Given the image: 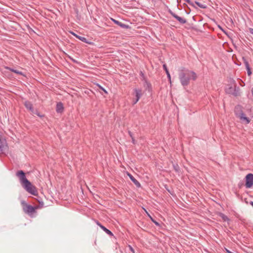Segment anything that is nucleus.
Instances as JSON below:
<instances>
[{
  "label": "nucleus",
  "mask_w": 253,
  "mask_h": 253,
  "mask_svg": "<svg viewBox=\"0 0 253 253\" xmlns=\"http://www.w3.org/2000/svg\"><path fill=\"white\" fill-rule=\"evenodd\" d=\"M96 224L100 227V226H103L99 222L96 221Z\"/></svg>",
  "instance_id": "obj_34"
},
{
  "label": "nucleus",
  "mask_w": 253,
  "mask_h": 253,
  "mask_svg": "<svg viewBox=\"0 0 253 253\" xmlns=\"http://www.w3.org/2000/svg\"><path fill=\"white\" fill-rule=\"evenodd\" d=\"M187 2L190 4V5H191L192 6L194 7H196L194 3L191 1V0H187Z\"/></svg>",
  "instance_id": "obj_26"
},
{
  "label": "nucleus",
  "mask_w": 253,
  "mask_h": 253,
  "mask_svg": "<svg viewBox=\"0 0 253 253\" xmlns=\"http://www.w3.org/2000/svg\"><path fill=\"white\" fill-rule=\"evenodd\" d=\"M8 149L6 140L3 137L2 132L0 131V155L5 154L8 151Z\"/></svg>",
  "instance_id": "obj_4"
},
{
  "label": "nucleus",
  "mask_w": 253,
  "mask_h": 253,
  "mask_svg": "<svg viewBox=\"0 0 253 253\" xmlns=\"http://www.w3.org/2000/svg\"><path fill=\"white\" fill-rule=\"evenodd\" d=\"M144 82L147 85L148 88H151V84L150 83L148 82L147 80H146V82Z\"/></svg>",
  "instance_id": "obj_27"
},
{
  "label": "nucleus",
  "mask_w": 253,
  "mask_h": 253,
  "mask_svg": "<svg viewBox=\"0 0 253 253\" xmlns=\"http://www.w3.org/2000/svg\"><path fill=\"white\" fill-rule=\"evenodd\" d=\"M21 204L23 206V210L24 212L32 217L33 214L36 212V210L38 207H33L27 204L24 201H21Z\"/></svg>",
  "instance_id": "obj_3"
},
{
  "label": "nucleus",
  "mask_w": 253,
  "mask_h": 253,
  "mask_svg": "<svg viewBox=\"0 0 253 253\" xmlns=\"http://www.w3.org/2000/svg\"><path fill=\"white\" fill-rule=\"evenodd\" d=\"M173 168L176 172H179V170H180L179 167L178 166L177 164H173Z\"/></svg>",
  "instance_id": "obj_22"
},
{
  "label": "nucleus",
  "mask_w": 253,
  "mask_h": 253,
  "mask_svg": "<svg viewBox=\"0 0 253 253\" xmlns=\"http://www.w3.org/2000/svg\"><path fill=\"white\" fill-rule=\"evenodd\" d=\"M6 68L7 69L9 70V71H11L12 72L15 73H16L17 74H19V75H22V74L21 72L17 71L16 70H15V69H14L13 68H11L10 67H6Z\"/></svg>",
  "instance_id": "obj_19"
},
{
  "label": "nucleus",
  "mask_w": 253,
  "mask_h": 253,
  "mask_svg": "<svg viewBox=\"0 0 253 253\" xmlns=\"http://www.w3.org/2000/svg\"><path fill=\"white\" fill-rule=\"evenodd\" d=\"M178 75L180 83L184 86L189 84L191 79L195 81L197 77L196 74L194 71L183 67L179 70Z\"/></svg>",
  "instance_id": "obj_2"
},
{
  "label": "nucleus",
  "mask_w": 253,
  "mask_h": 253,
  "mask_svg": "<svg viewBox=\"0 0 253 253\" xmlns=\"http://www.w3.org/2000/svg\"><path fill=\"white\" fill-rule=\"evenodd\" d=\"M137 5L139 4V3L138 2H137Z\"/></svg>",
  "instance_id": "obj_41"
},
{
  "label": "nucleus",
  "mask_w": 253,
  "mask_h": 253,
  "mask_svg": "<svg viewBox=\"0 0 253 253\" xmlns=\"http://www.w3.org/2000/svg\"><path fill=\"white\" fill-rule=\"evenodd\" d=\"M72 60H73V61L74 62H75V63H76V62H77V61H76L75 59H72Z\"/></svg>",
  "instance_id": "obj_38"
},
{
  "label": "nucleus",
  "mask_w": 253,
  "mask_h": 253,
  "mask_svg": "<svg viewBox=\"0 0 253 253\" xmlns=\"http://www.w3.org/2000/svg\"><path fill=\"white\" fill-rule=\"evenodd\" d=\"M128 134L129 135V136H130L131 138H133V136H132V133L131 131H128Z\"/></svg>",
  "instance_id": "obj_33"
},
{
  "label": "nucleus",
  "mask_w": 253,
  "mask_h": 253,
  "mask_svg": "<svg viewBox=\"0 0 253 253\" xmlns=\"http://www.w3.org/2000/svg\"><path fill=\"white\" fill-rule=\"evenodd\" d=\"M64 107L62 103L58 102L56 104V111L58 113H61L63 111Z\"/></svg>",
  "instance_id": "obj_12"
},
{
  "label": "nucleus",
  "mask_w": 253,
  "mask_h": 253,
  "mask_svg": "<svg viewBox=\"0 0 253 253\" xmlns=\"http://www.w3.org/2000/svg\"><path fill=\"white\" fill-rule=\"evenodd\" d=\"M16 175L19 178L22 187L27 191L33 195H37L38 192L36 187L26 178L25 172L20 170L16 172Z\"/></svg>",
  "instance_id": "obj_1"
},
{
  "label": "nucleus",
  "mask_w": 253,
  "mask_h": 253,
  "mask_svg": "<svg viewBox=\"0 0 253 253\" xmlns=\"http://www.w3.org/2000/svg\"><path fill=\"white\" fill-rule=\"evenodd\" d=\"M163 67L164 68V69L165 70L166 73V74H167V77L169 79V81L170 83H171V77H170V73L168 69V68L167 67V65L166 64H164L163 65Z\"/></svg>",
  "instance_id": "obj_16"
},
{
  "label": "nucleus",
  "mask_w": 253,
  "mask_h": 253,
  "mask_svg": "<svg viewBox=\"0 0 253 253\" xmlns=\"http://www.w3.org/2000/svg\"><path fill=\"white\" fill-rule=\"evenodd\" d=\"M245 186L247 188H250L253 185V174L248 173L245 177Z\"/></svg>",
  "instance_id": "obj_5"
},
{
  "label": "nucleus",
  "mask_w": 253,
  "mask_h": 253,
  "mask_svg": "<svg viewBox=\"0 0 253 253\" xmlns=\"http://www.w3.org/2000/svg\"><path fill=\"white\" fill-rule=\"evenodd\" d=\"M127 175L137 187L141 186L140 183L131 174L128 173Z\"/></svg>",
  "instance_id": "obj_13"
},
{
  "label": "nucleus",
  "mask_w": 253,
  "mask_h": 253,
  "mask_svg": "<svg viewBox=\"0 0 253 253\" xmlns=\"http://www.w3.org/2000/svg\"><path fill=\"white\" fill-rule=\"evenodd\" d=\"M33 114H35V115H37V116H38L39 117L42 118V117H43V115H41L40 113H39V112L36 110H35L34 109V113H32Z\"/></svg>",
  "instance_id": "obj_24"
},
{
  "label": "nucleus",
  "mask_w": 253,
  "mask_h": 253,
  "mask_svg": "<svg viewBox=\"0 0 253 253\" xmlns=\"http://www.w3.org/2000/svg\"><path fill=\"white\" fill-rule=\"evenodd\" d=\"M131 139H132V142L133 144H135V139H134V137L131 138Z\"/></svg>",
  "instance_id": "obj_36"
},
{
  "label": "nucleus",
  "mask_w": 253,
  "mask_h": 253,
  "mask_svg": "<svg viewBox=\"0 0 253 253\" xmlns=\"http://www.w3.org/2000/svg\"><path fill=\"white\" fill-rule=\"evenodd\" d=\"M221 30H222V31H223L224 33H225V31H223V29H221Z\"/></svg>",
  "instance_id": "obj_42"
},
{
  "label": "nucleus",
  "mask_w": 253,
  "mask_h": 253,
  "mask_svg": "<svg viewBox=\"0 0 253 253\" xmlns=\"http://www.w3.org/2000/svg\"><path fill=\"white\" fill-rule=\"evenodd\" d=\"M139 75L141 77V80L144 82H146V78L145 76L144 73L142 71L140 72Z\"/></svg>",
  "instance_id": "obj_21"
},
{
  "label": "nucleus",
  "mask_w": 253,
  "mask_h": 253,
  "mask_svg": "<svg viewBox=\"0 0 253 253\" xmlns=\"http://www.w3.org/2000/svg\"><path fill=\"white\" fill-rule=\"evenodd\" d=\"M134 91L135 92V96L136 99V101H138L142 95V90L139 88H134Z\"/></svg>",
  "instance_id": "obj_10"
},
{
  "label": "nucleus",
  "mask_w": 253,
  "mask_h": 253,
  "mask_svg": "<svg viewBox=\"0 0 253 253\" xmlns=\"http://www.w3.org/2000/svg\"><path fill=\"white\" fill-rule=\"evenodd\" d=\"M99 87L100 88L103 90L106 94H107L108 93V92L106 91V90L103 87L101 86L100 85H99Z\"/></svg>",
  "instance_id": "obj_29"
},
{
  "label": "nucleus",
  "mask_w": 253,
  "mask_h": 253,
  "mask_svg": "<svg viewBox=\"0 0 253 253\" xmlns=\"http://www.w3.org/2000/svg\"><path fill=\"white\" fill-rule=\"evenodd\" d=\"M77 38H78V39H79L83 42H84L87 43H90L89 42H88L87 39L85 37L79 36H77Z\"/></svg>",
  "instance_id": "obj_18"
},
{
  "label": "nucleus",
  "mask_w": 253,
  "mask_h": 253,
  "mask_svg": "<svg viewBox=\"0 0 253 253\" xmlns=\"http://www.w3.org/2000/svg\"><path fill=\"white\" fill-rule=\"evenodd\" d=\"M180 1V0H177V1L178 3Z\"/></svg>",
  "instance_id": "obj_39"
},
{
  "label": "nucleus",
  "mask_w": 253,
  "mask_h": 253,
  "mask_svg": "<svg viewBox=\"0 0 253 253\" xmlns=\"http://www.w3.org/2000/svg\"><path fill=\"white\" fill-rule=\"evenodd\" d=\"M138 101H136V98L133 100V101H132V104L133 105L135 104Z\"/></svg>",
  "instance_id": "obj_31"
},
{
  "label": "nucleus",
  "mask_w": 253,
  "mask_h": 253,
  "mask_svg": "<svg viewBox=\"0 0 253 253\" xmlns=\"http://www.w3.org/2000/svg\"><path fill=\"white\" fill-rule=\"evenodd\" d=\"M239 91L240 88L239 87H237L236 86H235L233 89V91H229L228 93L231 94L235 96H237L239 95Z\"/></svg>",
  "instance_id": "obj_14"
},
{
  "label": "nucleus",
  "mask_w": 253,
  "mask_h": 253,
  "mask_svg": "<svg viewBox=\"0 0 253 253\" xmlns=\"http://www.w3.org/2000/svg\"><path fill=\"white\" fill-rule=\"evenodd\" d=\"M234 87H230L228 89H226V92L228 93L229 91H233Z\"/></svg>",
  "instance_id": "obj_28"
},
{
  "label": "nucleus",
  "mask_w": 253,
  "mask_h": 253,
  "mask_svg": "<svg viewBox=\"0 0 253 253\" xmlns=\"http://www.w3.org/2000/svg\"><path fill=\"white\" fill-rule=\"evenodd\" d=\"M150 217L152 220V221L157 226H160V224H159V222H158L157 221H156L155 220H154L151 216H150Z\"/></svg>",
  "instance_id": "obj_25"
},
{
  "label": "nucleus",
  "mask_w": 253,
  "mask_h": 253,
  "mask_svg": "<svg viewBox=\"0 0 253 253\" xmlns=\"http://www.w3.org/2000/svg\"><path fill=\"white\" fill-rule=\"evenodd\" d=\"M24 106L25 107L29 110L32 113H34V108L32 103L29 101H26L24 102Z\"/></svg>",
  "instance_id": "obj_11"
},
{
  "label": "nucleus",
  "mask_w": 253,
  "mask_h": 253,
  "mask_svg": "<svg viewBox=\"0 0 253 253\" xmlns=\"http://www.w3.org/2000/svg\"><path fill=\"white\" fill-rule=\"evenodd\" d=\"M111 19L113 21V22L114 23H115L116 24L118 25V26H119L120 27H121L122 28H124V29H128V28H130L129 26L128 25H126L125 24H124V23L120 22L119 21H118L117 20L114 19L113 18H112Z\"/></svg>",
  "instance_id": "obj_9"
},
{
  "label": "nucleus",
  "mask_w": 253,
  "mask_h": 253,
  "mask_svg": "<svg viewBox=\"0 0 253 253\" xmlns=\"http://www.w3.org/2000/svg\"><path fill=\"white\" fill-rule=\"evenodd\" d=\"M71 33L73 35H74L75 37H76V38H77V36H79L78 35H77V34H75V33H74V32H71Z\"/></svg>",
  "instance_id": "obj_35"
},
{
  "label": "nucleus",
  "mask_w": 253,
  "mask_h": 253,
  "mask_svg": "<svg viewBox=\"0 0 253 253\" xmlns=\"http://www.w3.org/2000/svg\"><path fill=\"white\" fill-rule=\"evenodd\" d=\"M239 119L242 121V122H245L246 124H248L250 122V119L246 117L245 114H242L241 116H240Z\"/></svg>",
  "instance_id": "obj_15"
},
{
  "label": "nucleus",
  "mask_w": 253,
  "mask_h": 253,
  "mask_svg": "<svg viewBox=\"0 0 253 253\" xmlns=\"http://www.w3.org/2000/svg\"><path fill=\"white\" fill-rule=\"evenodd\" d=\"M169 12L172 16V17L175 18L180 23L185 24L187 22L186 19L178 16L175 13H173L171 10H169Z\"/></svg>",
  "instance_id": "obj_6"
},
{
  "label": "nucleus",
  "mask_w": 253,
  "mask_h": 253,
  "mask_svg": "<svg viewBox=\"0 0 253 253\" xmlns=\"http://www.w3.org/2000/svg\"><path fill=\"white\" fill-rule=\"evenodd\" d=\"M100 228L104 231H105L106 232V233L108 235H109L110 236H113V234L112 233V232L110 230H109V229L106 228L105 226H100Z\"/></svg>",
  "instance_id": "obj_17"
},
{
  "label": "nucleus",
  "mask_w": 253,
  "mask_h": 253,
  "mask_svg": "<svg viewBox=\"0 0 253 253\" xmlns=\"http://www.w3.org/2000/svg\"><path fill=\"white\" fill-rule=\"evenodd\" d=\"M250 205H252L253 206V202H252V201L251 202H250Z\"/></svg>",
  "instance_id": "obj_37"
},
{
  "label": "nucleus",
  "mask_w": 253,
  "mask_h": 253,
  "mask_svg": "<svg viewBox=\"0 0 253 253\" xmlns=\"http://www.w3.org/2000/svg\"><path fill=\"white\" fill-rule=\"evenodd\" d=\"M195 3L200 8H207V6L205 4H202L198 1H195Z\"/></svg>",
  "instance_id": "obj_20"
},
{
  "label": "nucleus",
  "mask_w": 253,
  "mask_h": 253,
  "mask_svg": "<svg viewBox=\"0 0 253 253\" xmlns=\"http://www.w3.org/2000/svg\"><path fill=\"white\" fill-rule=\"evenodd\" d=\"M249 31H250L251 34L253 35V28H250L249 29Z\"/></svg>",
  "instance_id": "obj_32"
},
{
  "label": "nucleus",
  "mask_w": 253,
  "mask_h": 253,
  "mask_svg": "<svg viewBox=\"0 0 253 253\" xmlns=\"http://www.w3.org/2000/svg\"><path fill=\"white\" fill-rule=\"evenodd\" d=\"M234 113L235 116L238 118L240 117V116L242 115V114H244L242 110V107L240 105H238L236 106H235Z\"/></svg>",
  "instance_id": "obj_7"
},
{
  "label": "nucleus",
  "mask_w": 253,
  "mask_h": 253,
  "mask_svg": "<svg viewBox=\"0 0 253 253\" xmlns=\"http://www.w3.org/2000/svg\"><path fill=\"white\" fill-rule=\"evenodd\" d=\"M129 248L132 253H135L134 250L131 246H129Z\"/></svg>",
  "instance_id": "obj_30"
},
{
  "label": "nucleus",
  "mask_w": 253,
  "mask_h": 253,
  "mask_svg": "<svg viewBox=\"0 0 253 253\" xmlns=\"http://www.w3.org/2000/svg\"><path fill=\"white\" fill-rule=\"evenodd\" d=\"M220 216L222 218V219L226 221H228L229 220V219L228 218V217L225 215V214H224L223 213H220Z\"/></svg>",
  "instance_id": "obj_23"
},
{
  "label": "nucleus",
  "mask_w": 253,
  "mask_h": 253,
  "mask_svg": "<svg viewBox=\"0 0 253 253\" xmlns=\"http://www.w3.org/2000/svg\"><path fill=\"white\" fill-rule=\"evenodd\" d=\"M131 1H136L135 0H131Z\"/></svg>",
  "instance_id": "obj_40"
},
{
  "label": "nucleus",
  "mask_w": 253,
  "mask_h": 253,
  "mask_svg": "<svg viewBox=\"0 0 253 253\" xmlns=\"http://www.w3.org/2000/svg\"><path fill=\"white\" fill-rule=\"evenodd\" d=\"M242 60L243 61V62L246 66V68L247 69V73H248V75L249 76H250L251 75V74H252V71H251V68L250 67V65H249V63L248 62V61L247 60V59H246L245 57H242Z\"/></svg>",
  "instance_id": "obj_8"
}]
</instances>
